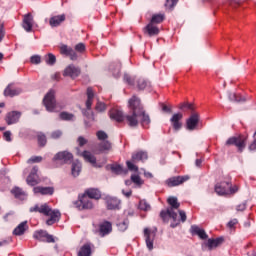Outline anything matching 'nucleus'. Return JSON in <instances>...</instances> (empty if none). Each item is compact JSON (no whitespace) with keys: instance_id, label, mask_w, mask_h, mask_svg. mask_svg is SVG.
I'll use <instances>...</instances> for the list:
<instances>
[{"instance_id":"nucleus-1","label":"nucleus","mask_w":256,"mask_h":256,"mask_svg":"<svg viewBox=\"0 0 256 256\" xmlns=\"http://www.w3.org/2000/svg\"><path fill=\"white\" fill-rule=\"evenodd\" d=\"M128 104L130 112L128 115L124 116V121H126L127 125H129V127H137V125H139L140 119L142 127L147 129L151 123V118H149V115H147L145 110H143V106H141V100L137 96H133L129 100Z\"/></svg>"},{"instance_id":"nucleus-2","label":"nucleus","mask_w":256,"mask_h":256,"mask_svg":"<svg viewBox=\"0 0 256 256\" xmlns=\"http://www.w3.org/2000/svg\"><path fill=\"white\" fill-rule=\"evenodd\" d=\"M29 211L30 213H40L45 217H50L46 220V225H54V223H57V221L61 219V212H59V210H53L47 203L41 205L36 204L35 206L30 207Z\"/></svg>"},{"instance_id":"nucleus-3","label":"nucleus","mask_w":256,"mask_h":256,"mask_svg":"<svg viewBox=\"0 0 256 256\" xmlns=\"http://www.w3.org/2000/svg\"><path fill=\"white\" fill-rule=\"evenodd\" d=\"M167 203L168 205H170V207L167 208V210H162L160 212L161 219L165 223L169 221V218L173 219L174 222H177V212H175V209H179V207H181V204L179 203V201L177 200V197L175 196L169 197L167 199Z\"/></svg>"},{"instance_id":"nucleus-4","label":"nucleus","mask_w":256,"mask_h":256,"mask_svg":"<svg viewBox=\"0 0 256 256\" xmlns=\"http://www.w3.org/2000/svg\"><path fill=\"white\" fill-rule=\"evenodd\" d=\"M148 155L147 152H136L132 154V161H127V167L129 171H139V167L134 165L133 163H139V161H147Z\"/></svg>"},{"instance_id":"nucleus-5","label":"nucleus","mask_w":256,"mask_h":256,"mask_svg":"<svg viewBox=\"0 0 256 256\" xmlns=\"http://www.w3.org/2000/svg\"><path fill=\"white\" fill-rule=\"evenodd\" d=\"M44 107H46V110L50 113H53V111H57V107H59V104H57V101L55 100V92L53 90H50L43 99Z\"/></svg>"},{"instance_id":"nucleus-6","label":"nucleus","mask_w":256,"mask_h":256,"mask_svg":"<svg viewBox=\"0 0 256 256\" xmlns=\"http://www.w3.org/2000/svg\"><path fill=\"white\" fill-rule=\"evenodd\" d=\"M226 145H235L239 151H243L247 145V137L243 135L230 137Z\"/></svg>"},{"instance_id":"nucleus-7","label":"nucleus","mask_w":256,"mask_h":256,"mask_svg":"<svg viewBox=\"0 0 256 256\" xmlns=\"http://www.w3.org/2000/svg\"><path fill=\"white\" fill-rule=\"evenodd\" d=\"M201 121V115L199 112H192L189 118L186 120V129L188 131H195Z\"/></svg>"},{"instance_id":"nucleus-8","label":"nucleus","mask_w":256,"mask_h":256,"mask_svg":"<svg viewBox=\"0 0 256 256\" xmlns=\"http://www.w3.org/2000/svg\"><path fill=\"white\" fill-rule=\"evenodd\" d=\"M95 97V93L93 92V88L89 87L87 88V101H86V109L87 111L83 110L82 113L86 117L93 118V112L91 111V105H93V99Z\"/></svg>"},{"instance_id":"nucleus-9","label":"nucleus","mask_w":256,"mask_h":256,"mask_svg":"<svg viewBox=\"0 0 256 256\" xmlns=\"http://www.w3.org/2000/svg\"><path fill=\"white\" fill-rule=\"evenodd\" d=\"M33 237L38 241H42L46 243H55V238L53 237V235L47 233V231L45 230H39L34 232Z\"/></svg>"},{"instance_id":"nucleus-10","label":"nucleus","mask_w":256,"mask_h":256,"mask_svg":"<svg viewBox=\"0 0 256 256\" xmlns=\"http://www.w3.org/2000/svg\"><path fill=\"white\" fill-rule=\"evenodd\" d=\"M38 171H39V168H37V166H34L29 176L26 179L27 185H30L31 187H35V185H39V183H41V179H39V175H37Z\"/></svg>"},{"instance_id":"nucleus-11","label":"nucleus","mask_w":256,"mask_h":256,"mask_svg":"<svg viewBox=\"0 0 256 256\" xmlns=\"http://www.w3.org/2000/svg\"><path fill=\"white\" fill-rule=\"evenodd\" d=\"M53 161H60V163H71L73 161V154L67 151L58 152Z\"/></svg>"},{"instance_id":"nucleus-12","label":"nucleus","mask_w":256,"mask_h":256,"mask_svg":"<svg viewBox=\"0 0 256 256\" xmlns=\"http://www.w3.org/2000/svg\"><path fill=\"white\" fill-rule=\"evenodd\" d=\"M185 181H189V176H174L166 180V185H168V187H177L183 185Z\"/></svg>"},{"instance_id":"nucleus-13","label":"nucleus","mask_w":256,"mask_h":256,"mask_svg":"<svg viewBox=\"0 0 256 256\" xmlns=\"http://www.w3.org/2000/svg\"><path fill=\"white\" fill-rule=\"evenodd\" d=\"M60 53L61 55H66V57H69L71 59V61H77L78 56H77V52H75V50H73V48L63 44L60 46Z\"/></svg>"},{"instance_id":"nucleus-14","label":"nucleus","mask_w":256,"mask_h":256,"mask_svg":"<svg viewBox=\"0 0 256 256\" xmlns=\"http://www.w3.org/2000/svg\"><path fill=\"white\" fill-rule=\"evenodd\" d=\"M64 77H71V79H76L81 75V69L79 67H75V65H69L65 68L63 72Z\"/></svg>"},{"instance_id":"nucleus-15","label":"nucleus","mask_w":256,"mask_h":256,"mask_svg":"<svg viewBox=\"0 0 256 256\" xmlns=\"http://www.w3.org/2000/svg\"><path fill=\"white\" fill-rule=\"evenodd\" d=\"M229 189H231V183L228 181L220 182L215 186V192L217 195H229Z\"/></svg>"},{"instance_id":"nucleus-16","label":"nucleus","mask_w":256,"mask_h":256,"mask_svg":"<svg viewBox=\"0 0 256 256\" xmlns=\"http://www.w3.org/2000/svg\"><path fill=\"white\" fill-rule=\"evenodd\" d=\"M19 119H21V112L19 111L8 112L5 117L7 125H15L19 122Z\"/></svg>"},{"instance_id":"nucleus-17","label":"nucleus","mask_w":256,"mask_h":256,"mask_svg":"<svg viewBox=\"0 0 256 256\" xmlns=\"http://www.w3.org/2000/svg\"><path fill=\"white\" fill-rule=\"evenodd\" d=\"M144 237L146 239V246L149 251H152L153 241H155V231H151L148 228L144 229Z\"/></svg>"},{"instance_id":"nucleus-18","label":"nucleus","mask_w":256,"mask_h":256,"mask_svg":"<svg viewBox=\"0 0 256 256\" xmlns=\"http://www.w3.org/2000/svg\"><path fill=\"white\" fill-rule=\"evenodd\" d=\"M109 117L112 121H116L117 123H122V121H125V116L123 115V111L119 109L113 108L109 112Z\"/></svg>"},{"instance_id":"nucleus-19","label":"nucleus","mask_w":256,"mask_h":256,"mask_svg":"<svg viewBox=\"0 0 256 256\" xmlns=\"http://www.w3.org/2000/svg\"><path fill=\"white\" fill-rule=\"evenodd\" d=\"M22 27L27 31V33H31V31H33V15H31V13L24 15Z\"/></svg>"},{"instance_id":"nucleus-20","label":"nucleus","mask_w":256,"mask_h":256,"mask_svg":"<svg viewBox=\"0 0 256 256\" xmlns=\"http://www.w3.org/2000/svg\"><path fill=\"white\" fill-rule=\"evenodd\" d=\"M81 156L83 157V159L87 162L90 163L92 167H103V165H99L97 164V158L95 157V155H93L91 152L89 151H84Z\"/></svg>"},{"instance_id":"nucleus-21","label":"nucleus","mask_w":256,"mask_h":256,"mask_svg":"<svg viewBox=\"0 0 256 256\" xmlns=\"http://www.w3.org/2000/svg\"><path fill=\"white\" fill-rule=\"evenodd\" d=\"M35 195H53L55 189L53 187L37 186L33 188Z\"/></svg>"},{"instance_id":"nucleus-22","label":"nucleus","mask_w":256,"mask_h":256,"mask_svg":"<svg viewBox=\"0 0 256 256\" xmlns=\"http://www.w3.org/2000/svg\"><path fill=\"white\" fill-rule=\"evenodd\" d=\"M23 90L21 88H15L13 85L9 84L4 90L5 97H15L17 95H21Z\"/></svg>"},{"instance_id":"nucleus-23","label":"nucleus","mask_w":256,"mask_h":256,"mask_svg":"<svg viewBox=\"0 0 256 256\" xmlns=\"http://www.w3.org/2000/svg\"><path fill=\"white\" fill-rule=\"evenodd\" d=\"M181 119H183V114L181 113H176L171 117L170 122L172 123V127L175 129V131H179V129H181Z\"/></svg>"},{"instance_id":"nucleus-24","label":"nucleus","mask_w":256,"mask_h":256,"mask_svg":"<svg viewBox=\"0 0 256 256\" xmlns=\"http://www.w3.org/2000/svg\"><path fill=\"white\" fill-rule=\"evenodd\" d=\"M97 147L100 153H109V151H112L113 149V144L108 140H103L97 145Z\"/></svg>"},{"instance_id":"nucleus-25","label":"nucleus","mask_w":256,"mask_h":256,"mask_svg":"<svg viewBox=\"0 0 256 256\" xmlns=\"http://www.w3.org/2000/svg\"><path fill=\"white\" fill-rule=\"evenodd\" d=\"M92 247L93 245L91 243L84 244L78 251V256H91L93 253Z\"/></svg>"},{"instance_id":"nucleus-26","label":"nucleus","mask_w":256,"mask_h":256,"mask_svg":"<svg viewBox=\"0 0 256 256\" xmlns=\"http://www.w3.org/2000/svg\"><path fill=\"white\" fill-rule=\"evenodd\" d=\"M65 21V14L52 16L49 20V25L52 27H59Z\"/></svg>"},{"instance_id":"nucleus-27","label":"nucleus","mask_w":256,"mask_h":256,"mask_svg":"<svg viewBox=\"0 0 256 256\" xmlns=\"http://www.w3.org/2000/svg\"><path fill=\"white\" fill-rule=\"evenodd\" d=\"M111 231H112V226L110 222H103L102 224H100L99 233L101 237H105V235H109Z\"/></svg>"},{"instance_id":"nucleus-28","label":"nucleus","mask_w":256,"mask_h":256,"mask_svg":"<svg viewBox=\"0 0 256 256\" xmlns=\"http://www.w3.org/2000/svg\"><path fill=\"white\" fill-rule=\"evenodd\" d=\"M192 235H198L200 239H207V233L197 225H192L190 229Z\"/></svg>"},{"instance_id":"nucleus-29","label":"nucleus","mask_w":256,"mask_h":256,"mask_svg":"<svg viewBox=\"0 0 256 256\" xmlns=\"http://www.w3.org/2000/svg\"><path fill=\"white\" fill-rule=\"evenodd\" d=\"M84 195L88 199H96V200L101 199V192L98 189H94V188L86 190Z\"/></svg>"},{"instance_id":"nucleus-30","label":"nucleus","mask_w":256,"mask_h":256,"mask_svg":"<svg viewBox=\"0 0 256 256\" xmlns=\"http://www.w3.org/2000/svg\"><path fill=\"white\" fill-rule=\"evenodd\" d=\"M29 229L27 221L21 222L13 231V235L21 236L25 234V231Z\"/></svg>"},{"instance_id":"nucleus-31","label":"nucleus","mask_w":256,"mask_h":256,"mask_svg":"<svg viewBox=\"0 0 256 256\" xmlns=\"http://www.w3.org/2000/svg\"><path fill=\"white\" fill-rule=\"evenodd\" d=\"M221 243H223V238L208 239L207 247L209 251H212V249H217Z\"/></svg>"},{"instance_id":"nucleus-32","label":"nucleus","mask_w":256,"mask_h":256,"mask_svg":"<svg viewBox=\"0 0 256 256\" xmlns=\"http://www.w3.org/2000/svg\"><path fill=\"white\" fill-rule=\"evenodd\" d=\"M146 33H148L149 37H154L159 33V27H157L153 23H149L145 28Z\"/></svg>"},{"instance_id":"nucleus-33","label":"nucleus","mask_w":256,"mask_h":256,"mask_svg":"<svg viewBox=\"0 0 256 256\" xmlns=\"http://www.w3.org/2000/svg\"><path fill=\"white\" fill-rule=\"evenodd\" d=\"M11 193L16 197V199H25L27 197V192L23 191V189L19 187L13 188Z\"/></svg>"},{"instance_id":"nucleus-34","label":"nucleus","mask_w":256,"mask_h":256,"mask_svg":"<svg viewBox=\"0 0 256 256\" xmlns=\"http://www.w3.org/2000/svg\"><path fill=\"white\" fill-rule=\"evenodd\" d=\"M119 205H121V201H119L117 198H110L107 200V209H119Z\"/></svg>"},{"instance_id":"nucleus-35","label":"nucleus","mask_w":256,"mask_h":256,"mask_svg":"<svg viewBox=\"0 0 256 256\" xmlns=\"http://www.w3.org/2000/svg\"><path fill=\"white\" fill-rule=\"evenodd\" d=\"M228 99L229 101H232L234 103H245V98L241 96H237V94L229 92L228 93Z\"/></svg>"},{"instance_id":"nucleus-36","label":"nucleus","mask_w":256,"mask_h":256,"mask_svg":"<svg viewBox=\"0 0 256 256\" xmlns=\"http://www.w3.org/2000/svg\"><path fill=\"white\" fill-rule=\"evenodd\" d=\"M81 173V162L76 161L72 164V175L73 177H79V174Z\"/></svg>"},{"instance_id":"nucleus-37","label":"nucleus","mask_w":256,"mask_h":256,"mask_svg":"<svg viewBox=\"0 0 256 256\" xmlns=\"http://www.w3.org/2000/svg\"><path fill=\"white\" fill-rule=\"evenodd\" d=\"M150 86H151V83L148 82L147 80L143 79V78H139L137 80V87L141 91H143V89H147V87H150Z\"/></svg>"},{"instance_id":"nucleus-38","label":"nucleus","mask_w":256,"mask_h":256,"mask_svg":"<svg viewBox=\"0 0 256 256\" xmlns=\"http://www.w3.org/2000/svg\"><path fill=\"white\" fill-rule=\"evenodd\" d=\"M82 203L84 209H93V201H91V198H88L87 196H82Z\"/></svg>"},{"instance_id":"nucleus-39","label":"nucleus","mask_w":256,"mask_h":256,"mask_svg":"<svg viewBox=\"0 0 256 256\" xmlns=\"http://www.w3.org/2000/svg\"><path fill=\"white\" fill-rule=\"evenodd\" d=\"M178 109H181V111H185V109H187L188 111H191V113L195 112V107L193 106V104L188 102L181 103L178 106Z\"/></svg>"},{"instance_id":"nucleus-40","label":"nucleus","mask_w":256,"mask_h":256,"mask_svg":"<svg viewBox=\"0 0 256 256\" xmlns=\"http://www.w3.org/2000/svg\"><path fill=\"white\" fill-rule=\"evenodd\" d=\"M118 231H121L122 233L127 231L129 228V219H125L122 222L117 224Z\"/></svg>"},{"instance_id":"nucleus-41","label":"nucleus","mask_w":256,"mask_h":256,"mask_svg":"<svg viewBox=\"0 0 256 256\" xmlns=\"http://www.w3.org/2000/svg\"><path fill=\"white\" fill-rule=\"evenodd\" d=\"M164 19L165 16L163 14H155L152 16L150 23H152V25H155L156 23H163Z\"/></svg>"},{"instance_id":"nucleus-42","label":"nucleus","mask_w":256,"mask_h":256,"mask_svg":"<svg viewBox=\"0 0 256 256\" xmlns=\"http://www.w3.org/2000/svg\"><path fill=\"white\" fill-rule=\"evenodd\" d=\"M139 209L141 211H151V205L147 203V200H140Z\"/></svg>"},{"instance_id":"nucleus-43","label":"nucleus","mask_w":256,"mask_h":256,"mask_svg":"<svg viewBox=\"0 0 256 256\" xmlns=\"http://www.w3.org/2000/svg\"><path fill=\"white\" fill-rule=\"evenodd\" d=\"M96 137H97L98 141H100V142L101 141H107L109 139V135H107L105 133V131H103V130L97 131L96 132Z\"/></svg>"},{"instance_id":"nucleus-44","label":"nucleus","mask_w":256,"mask_h":256,"mask_svg":"<svg viewBox=\"0 0 256 256\" xmlns=\"http://www.w3.org/2000/svg\"><path fill=\"white\" fill-rule=\"evenodd\" d=\"M60 119H62V121H73V118L75 117L73 114L68 113V112H61L59 114Z\"/></svg>"},{"instance_id":"nucleus-45","label":"nucleus","mask_w":256,"mask_h":256,"mask_svg":"<svg viewBox=\"0 0 256 256\" xmlns=\"http://www.w3.org/2000/svg\"><path fill=\"white\" fill-rule=\"evenodd\" d=\"M38 143L41 145V147H45L47 144V137L43 133L38 134Z\"/></svg>"},{"instance_id":"nucleus-46","label":"nucleus","mask_w":256,"mask_h":256,"mask_svg":"<svg viewBox=\"0 0 256 256\" xmlns=\"http://www.w3.org/2000/svg\"><path fill=\"white\" fill-rule=\"evenodd\" d=\"M57 61V58L53 54H48L46 56V63L47 65H55V62Z\"/></svg>"},{"instance_id":"nucleus-47","label":"nucleus","mask_w":256,"mask_h":256,"mask_svg":"<svg viewBox=\"0 0 256 256\" xmlns=\"http://www.w3.org/2000/svg\"><path fill=\"white\" fill-rule=\"evenodd\" d=\"M43 161V157L41 156H32L30 159L27 160V163H41Z\"/></svg>"},{"instance_id":"nucleus-48","label":"nucleus","mask_w":256,"mask_h":256,"mask_svg":"<svg viewBox=\"0 0 256 256\" xmlns=\"http://www.w3.org/2000/svg\"><path fill=\"white\" fill-rule=\"evenodd\" d=\"M74 207L78 209V211H83L85 210V207L83 206V198L79 199L74 202Z\"/></svg>"},{"instance_id":"nucleus-49","label":"nucleus","mask_w":256,"mask_h":256,"mask_svg":"<svg viewBox=\"0 0 256 256\" xmlns=\"http://www.w3.org/2000/svg\"><path fill=\"white\" fill-rule=\"evenodd\" d=\"M95 109H96V111H98V113H103V111H105L107 109V106L103 102H98L96 104Z\"/></svg>"},{"instance_id":"nucleus-50","label":"nucleus","mask_w":256,"mask_h":256,"mask_svg":"<svg viewBox=\"0 0 256 256\" xmlns=\"http://www.w3.org/2000/svg\"><path fill=\"white\" fill-rule=\"evenodd\" d=\"M111 169L114 173H116V175H121V173H123V166L121 165L112 166Z\"/></svg>"},{"instance_id":"nucleus-51","label":"nucleus","mask_w":256,"mask_h":256,"mask_svg":"<svg viewBox=\"0 0 256 256\" xmlns=\"http://www.w3.org/2000/svg\"><path fill=\"white\" fill-rule=\"evenodd\" d=\"M124 81L126 82V83H128L129 85H135V78H133V77H131L130 75H128V74H125L124 75Z\"/></svg>"},{"instance_id":"nucleus-52","label":"nucleus","mask_w":256,"mask_h":256,"mask_svg":"<svg viewBox=\"0 0 256 256\" xmlns=\"http://www.w3.org/2000/svg\"><path fill=\"white\" fill-rule=\"evenodd\" d=\"M131 180H132L133 183H135L136 185H143V180H141V177H139V175H132V176H131Z\"/></svg>"},{"instance_id":"nucleus-53","label":"nucleus","mask_w":256,"mask_h":256,"mask_svg":"<svg viewBox=\"0 0 256 256\" xmlns=\"http://www.w3.org/2000/svg\"><path fill=\"white\" fill-rule=\"evenodd\" d=\"M85 45L83 43H78L75 45V51H77L78 53H85Z\"/></svg>"},{"instance_id":"nucleus-54","label":"nucleus","mask_w":256,"mask_h":256,"mask_svg":"<svg viewBox=\"0 0 256 256\" xmlns=\"http://www.w3.org/2000/svg\"><path fill=\"white\" fill-rule=\"evenodd\" d=\"M30 61L33 65H39V63H41V56L34 55L30 58Z\"/></svg>"},{"instance_id":"nucleus-55","label":"nucleus","mask_w":256,"mask_h":256,"mask_svg":"<svg viewBox=\"0 0 256 256\" xmlns=\"http://www.w3.org/2000/svg\"><path fill=\"white\" fill-rule=\"evenodd\" d=\"M179 0H166L165 7L168 9H173L174 5H177Z\"/></svg>"},{"instance_id":"nucleus-56","label":"nucleus","mask_w":256,"mask_h":256,"mask_svg":"<svg viewBox=\"0 0 256 256\" xmlns=\"http://www.w3.org/2000/svg\"><path fill=\"white\" fill-rule=\"evenodd\" d=\"M178 213L181 223H185L187 221V213H185L183 210H179Z\"/></svg>"},{"instance_id":"nucleus-57","label":"nucleus","mask_w":256,"mask_h":256,"mask_svg":"<svg viewBox=\"0 0 256 256\" xmlns=\"http://www.w3.org/2000/svg\"><path fill=\"white\" fill-rule=\"evenodd\" d=\"M61 135H63V132H61L60 130H56V131L52 132L51 138L59 139V137H61Z\"/></svg>"},{"instance_id":"nucleus-58","label":"nucleus","mask_w":256,"mask_h":256,"mask_svg":"<svg viewBox=\"0 0 256 256\" xmlns=\"http://www.w3.org/2000/svg\"><path fill=\"white\" fill-rule=\"evenodd\" d=\"M237 211H245L247 209V203L243 202L236 207Z\"/></svg>"},{"instance_id":"nucleus-59","label":"nucleus","mask_w":256,"mask_h":256,"mask_svg":"<svg viewBox=\"0 0 256 256\" xmlns=\"http://www.w3.org/2000/svg\"><path fill=\"white\" fill-rule=\"evenodd\" d=\"M4 139H5V141H8V143H10V141H12V139H11V131L4 132Z\"/></svg>"},{"instance_id":"nucleus-60","label":"nucleus","mask_w":256,"mask_h":256,"mask_svg":"<svg viewBox=\"0 0 256 256\" xmlns=\"http://www.w3.org/2000/svg\"><path fill=\"white\" fill-rule=\"evenodd\" d=\"M237 191H239V187L238 186H231V184H230L229 195L237 193Z\"/></svg>"},{"instance_id":"nucleus-61","label":"nucleus","mask_w":256,"mask_h":256,"mask_svg":"<svg viewBox=\"0 0 256 256\" xmlns=\"http://www.w3.org/2000/svg\"><path fill=\"white\" fill-rule=\"evenodd\" d=\"M78 143H79V146L80 147H83V145H86L87 144V140L85 138H83L82 136H80L78 138Z\"/></svg>"},{"instance_id":"nucleus-62","label":"nucleus","mask_w":256,"mask_h":256,"mask_svg":"<svg viewBox=\"0 0 256 256\" xmlns=\"http://www.w3.org/2000/svg\"><path fill=\"white\" fill-rule=\"evenodd\" d=\"M4 37H5V28L3 27V25H1V27H0V43H1V41H3Z\"/></svg>"},{"instance_id":"nucleus-63","label":"nucleus","mask_w":256,"mask_h":256,"mask_svg":"<svg viewBox=\"0 0 256 256\" xmlns=\"http://www.w3.org/2000/svg\"><path fill=\"white\" fill-rule=\"evenodd\" d=\"M250 151H256V139L249 146Z\"/></svg>"},{"instance_id":"nucleus-64","label":"nucleus","mask_w":256,"mask_h":256,"mask_svg":"<svg viewBox=\"0 0 256 256\" xmlns=\"http://www.w3.org/2000/svg\"><path fill=\"white\" fill-rule=\"evenodd\" d=\"M236 223H237V219H233L228 222V227H230V229H232V227H235Z\"/></svg>"}]
</instances>
